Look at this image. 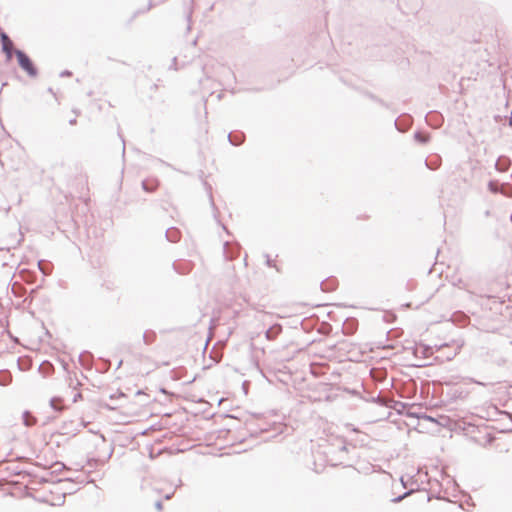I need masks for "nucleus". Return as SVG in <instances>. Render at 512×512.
I'll return each instance as SVG.
<instances>
[{
    "mask_svg": "<svg viewBox=\"0 0 512 512\" xmlns=\"http://www.w3.org/2000/svg\"><path fill=\"white\" fill-rule=\"evenodd\" d=\"M15 55L17 57L18 64L21 67V69H23L29 77H31V78L37 77L38 70L34 66L31 59L28 57V55L19 49L15 50Z\"/></svg>",
    "mask_w": 512,
    "mask_h": 512,
    "instance_id": "1",
    "label": "nucleus"
},
{
    "mask_svg": "<svg viewBox=\"0 0 512 512\" xmlns=\"http://www.w3.org/2000/svg\"><path fill=\"white\" fill-rule=\"evenodd\" d=\"M488 189L494 194L500 193L506 197H512V187L507 184L499 186L497 181H490L488 183Z\"/></svg>",
    "mask_w": 512,
    "mask_h": 512,
    "instance_id": "2",
    "label": "nucleus"
},
{
    "mask_svg": "<svg viewBox=\"0 0 512 512\" xmlns=\"http://www.w3.org/2000/svg\"><path fill=\"white\" fill-rule=\"evenodd\" d=\"M0 37L2 43V50L6 54L7 60H11L12 55L15 54L16 50L13 48V42L5 32H1Z\"/></svg>",
    "mask_w": 512,
    "mask_h": 512,
    "instance_id": "3",
    "label": "nucleus"
},
{
    "mask_svg": "<svg viewBox=\"0 0 512 512\" xmlns=\"http://www.w3.org/2000/svg\"><path fill=\"white\" fill-rule=\"evenodd\" d=\"M239 247L238 245L231 244L230 242L226 241L224 243V257L227 260L234 259L238 254Z\"/></svg>",
    "mask_w": 512,
    "mask_h": 512,
    "instance_id": "4",
    "label": "nucleus"
},
{
    "mask_svg": "<svg viewBox=\"0 0 512 512\" xmlns=\"http://www.w3.org/2000/svg\"><path fill=\"white\" fill-rule=\"evenodd\" d=\"M511 165V161L506 156H500L496 163H495V169L499 172H506Z\"/></svg>",
    "mask_w": 512,
    "mask_h": 512,
    "instance_id": "5",
    "label": "nucleus"
},
{
    "mask_svg": "<svg viewBox=\"0 0 512 512\" xmlns=\"http://www.w3.org/2000/svg\"><path fill=\"white\" fill-rule=\"evenodd\" d=\"M281 332H282V326L280 324H274L266 330V332H265L266 339L267 340H275Z\"/></svg>",
    "mask_w": 512,
    "mask_h": 512,
    "instance_id": "6",
    "label": "nucleus"
},
{
    "mask_svg": "<svg viewBox=\"0 0 512 512\" xmlns=\"http://www.w3.org/2000/svg\"><path fill=\"white\" fill-rule=\"evenodd\" d=\"M166 238L170 242H177L180 239L179 230L174 227L167 229Z\"/></svg>",
    "mask_w": 512,
    "mask_h": 512,
    "instance_id": "7",
    "label": "nucleus"
},
{
    "mask_svg": "<svg viewBox=\"0 0 512 512\" xmlns=\"http://www.w3.org/2000/svg\"><path fill=\"white\" fill-rule=\"evenodd\" d=\"M142 338H143L144 344L150 345V344H152V343H154L156 341L157 335H156V332L153 331V330H146L143 333V337Z\"/></svg>",
    "mask_w": 512,
    "mask_h": 512,
    "instance_id": "8",
    "label": "nucleus"
},
{
    "mask_svg": "<svg viewBox=\"0 0 512 512\" xmlns=\"http://www.w3.org/2000/svg\"><path fill=\"white\" fill-rule=\"evenodd\" d=\"M12 381V375L8 370H1L0 371V385L1 386H7Z\"/></svg>",
    "mask_w": 512,
    "mask_h": 512,
    "instance_id": "9",
    "label": "nucleus"
},
{
    "mask_svg": "<svg viewBox=\"0 0 512 512\" xmlns=\"http://www.w3.org/2000/svg\"><path fill=\"white\" fill-rule=\"evenodd\" d=\"M228 139L232 145L238 146L243 142L244 135L242 133H236V134L230 133L228 135Z\"/></svg>",
    "mask_w": 512,
    "mask_h": 512,
    "instance_id": "10",
    "label": "nucleus"
},
{
    "mask_svg": "<svg viewBox=\"0 0 512 512\" xmlns=\"http://www.w3.org/2000/svg\"><path fill=\"white\" fill-rule=\"evenodd\" d=\"M23 422L25 426L30 427L36 423V418L29 411H25L23 413Z\"/></svg>",
    "mask_w": 512,
    "mask_h": 512,
    "instance_id": "11",
    "label": "nucleus"
},
{
    "mask_svg": "<svg viewBox=\"0 0 512 512\" xmlns=\"http://www.w3.org/2000/svg\"><path fill=\"white\" fill-rule=\"evenodd\" d=\"M440 161H441L440 158L438 156H435L431 160H426L425 164H426L427 168H429L431 170H435L440 166Z\"/></svg>",
    "mask_w": 512,
    "mask_h": 512,
    "instance_id": "12",
    "label": "nucleus"
},
{
    "mask_svg": "<svg viewBox=\"0 0 512 512\" xmlns=\"http://www.w3.org/2000/svg\"><path fill=\"white\" fill-rule=\"evenodd\" d=\"M414 138L416 141L420 142V143H427L429 141V135L428 134H424L420 131L416 132L414 134Z\"/></svg>",
    "mask_w": 512,
    "mask_h": 512,
    "instance_id": "13",
    "label": "nucleus"
},
{
    "mask_svg": "<svg viewBox=\"0 0 512 512\" xmlns=\"http://www.w3.org/2000/svg\"><path fill=\"white\" fill-rule=\"evenodd\" d=\"M433 118H440V116L435 112H430L426 115V122L433 125Z\"/></svg>",
    "mask_w": 512,
    "mask_h": 512,
    "instance_id": "14",
    "label": "nucleus"
},
{
    "mask_svg": "<svg viewBox=\"0 0 512 512\" xmlns=\"http://www.w3.org/2000/svg\"><path fill=\"white\" fill-rule=\"evenodd\" d=\"M413 491H414V490H413V489H411L410 491L405 492L403 495H400V496H398V497L394 498L392 501H393L394 503L400 502V501H401V500H403L406 496L410 495Z\"/></svg>",
    "mask_w": 512,
    "mask_h": 512,
    "instance_id": "15",
    "label": "nucleus"
},
{
    "mask_svg": "<svg viewBox=\"0 0 512 512\" xmlns=\"http://www.w3.org/2000/svg\"><path fill=\"white\" fill-rule=\"evenodd\" d=\"M58 401H61V399H60V398H58V397H54V398H52V399L50 400V405H51V407H52L54 410L60 411V410H61V408H58V407L56 406V402H58Z\"/></svg>",
    "mask_w": 512,
    "mask_h": 512,
    "instance_id": "16",
    "label": "nucleus"
},
{
    "mask_svg": "<svg viewBox=\"0 0 512 512\" xmlns=\"http://www.w3.org/2000/svg\"><path fill=\"white\" fill-rule=\"evenodd\" d=\"M142 186H143V189L146 190V191H153L154 190V188H150L148 186V182L147 181H143L142 182Z\"/></svg>",
    "mask_w": 512,
    "mask_h": 512,
    "instance_id": "17",
    "label": "nucleus"
},
{
    "mask_svg": "<svg viewBox=\"0 0 512 512\" xmlns=\"http://www.w3.org/2000/svg\"><path fill=\"white\" fill-rule=\"evenodd\" d=\"M82 398V394L80 392L76 393L73 397V402H77L79 399Z\"/></svg>",
    "mask_w": 512,
    "mask_h": 512,
    "instance_id": "18",
    "label": "nucleus"
},
{
    "mask_svg": "<svg viewBox=\"0 0 512 512\" xmlns=\"http://www.w3.org/2000/svg\"><path fill=\"white\" fill-rule=\"evenodd\" d=\"M155 507L157 510L161 511L162 510V502L161 501H157L155 503Z\"/></svg>",
    "mask_w": 512,
    "mask_h": 512,
    "instance_id": "19",
    "label": "nucleus"
},
{
    "mask_svg": "<svg viewBox=\"0 0 512 512\" xmlns=\"http://www.w3.org/2000/svg\"><path fill=\"white\" fill-rule=\"evenodd\" d=\"M69 124L74 125L76 124V118H73L69 121Z\"/></svg>",
    "mask_w": 512,
    "mask_h": 512,
    "instance_id": "20",
    "label": "nucleus"
},
{
    "mask_svg": "<svg viewBox=\"0 0 512 512\" xmlns=\"http://www.w3.org/2000/svg\"><path fill=\"white\" fill-rule=\"evenodd\" d=\"M474 383L478 384V385H482V386H485V384L483 382H479V381H475L473 380Z\"/></svg>",
    "mask_w": 512,
    "mask_h": 512,
    "instance_id": "21",
    "label": "nucleus"
},
{
    "mask_svg": "<svg viewBox=\"0 0 512 512\" xmlns=\"http://www.w3.org/2000/svg\"><path fill=\"white\" fill-rule=\"evenodd\" d=\"M401 482H402V485H403L404 487H406V486H407V484H406V482L404 481V478H403V477H401Z\"/></svg>",
    "mask_w": 512,
    "mask_h": 512,
    "instance_id": "22",
    "label": "nucleus"
},
{
    "mask_svg": "<svg viewBox=\"0 0 512 512\" xmlns=\"http://www.w3.org/2000/svg\"><path fill=\"white\" fill-rule=\"evenodd\" d=\"M509 124L512 126V110H511V115H510V119H509Z\"/></svg>",
    "mask_w": 512,
    "mask_h": 512,
    "instance_id": "23",
    "label": "nucleus"
},
{
    "mask_svg": "<svg viewBox=\"0 0 512 512\" xmlns=\"http://www.w3.org/2000/svg\"><path fill=\"white\" fill-rule=\"evenodd\" d=\"M165 498H166V499H170V498H171V495H170V494H167V495L165 496Z\"/></svg>",
    "mask_w": 512,
    "mask_h": 512,
    "instance_id": "24",
    "label": "nucleus"
},
{
    "mask_svg": "<svg viewBox=\"0 0 512 512\" xmlns=\"http://www.w3.org/2000/svg\"><path fill=\"white\" fill-rule=\"evenodd\" d=\"M69 72H63L62 75H69Z\"/></svg>",
    "mask_w": 512,
    "mask_h": 512,
    "instance_id": "25",
    "label": "nucleus"
},
{
    "mask_svg": "<svg viewBox=\"0 0 512 512\" xmlns=\"http://www.w3.org/2000/svg\"><path fill=\"white\" fill-rule=\"evenodd\" d=\"M510 218H511V221H512V213H511V217Z\"/></svg>",
    "mask_w": 512,
    "mask_h": 512,
    "instance_id": "26",
    "label": "nucleus"
}]
</instances>
